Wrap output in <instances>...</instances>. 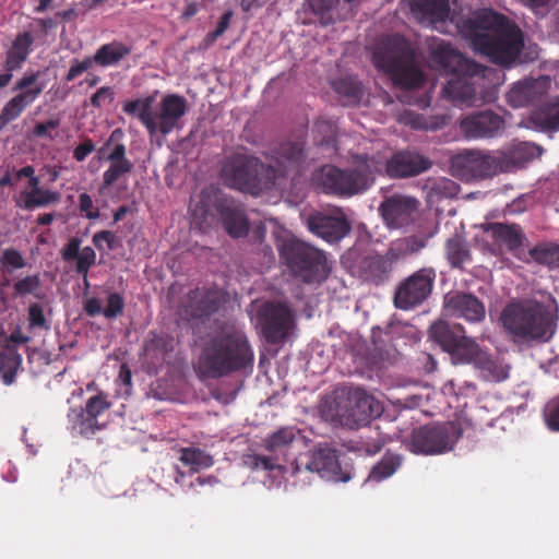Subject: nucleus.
Masks as SVG:
<instances>
[{"label": "nucleus", "instance_id": "obj_1", "mask_svg": "<svg viewBox=\"0 0 559 559\" xmlns=\"http://www.w3.org/2000/svg\"><path fill=\"white\" fill-rule=\"evenodd\" d=\"M271 163L235 153L226 157L221 169L224 183L233 189L258 195L274 187L285 190L288 181L295 185L305 166L304 142L286 141L271 152Z\"/></svg>", "mask_w": 559, "mask_h": 559}, {"label": "nucleus", "instance_id": "obj_2", "mask_svg": "<svg viewBox=\"0 0 559 559\" xmlns=\"http://www.w3.org/2000/svg\"><path fill=\"white\" fill-rule=\"evenodd\" d=\"M459 28L474 51L504 68L516 62L524 47V34L520 26L493 10L476 12L463 20Z\"/></svg>", "mask_w": 559, "mask_h": 559}, {"label": "nucleus", "instance_id": "obj_3", "mask_svg": "<svg viewBox=\"0 0 559 559\" xmlns=\"http://www.w3.org/2000/svg\"><path fill=\"white\" fill-rule=\"evenodd\" d=\"M253 362L245 331L234 322H223L203 344L194 369L201 380H215L251 368Z\"/></svg>", "mask_w": 559, "mask_h": 559}, {"label": "nucleus", "instance_id": "obj_4", "mask_svg": "<svg viewBox=\"0 0 559 559\" xmlns=\"http://www.w3.org/2000/svg\"><path fill=\"white\" fill-rule=\"evenodd\" d=\"M432 62L452 78L442 88V96L456 107L479 106L488 100L480 86L488 67L465 58L457 49L445 40H437L430 46Z\"/></svg>", "mask_w": 559, "mask_h": 559}, {"label": "nucleus", "instance_id": "obj_5", "mask_svg": "<svg viewBox=\"0 0 559 559\" xmlns=\"http://www.w3.org/2000/svg\"><path fill=\"white\" fill-rule=\"evenodd\" d=\"M504 330L514 343H545L556 331V322L543 305L519 301L508 305L501 313Z\"/></svg>", "mask_w": 559, "mask_h": 559}, {"label": "nucleus", "instance_id": "obj_6", "mask_svg": "<svg viewBox=\"0 0 559 559\" xmlns=\"http://www.w3.org/2000/svg\"><path fill=\"white\" fill-rule=\"evenodd\" d=\"M374 66L384 71L393 84L402 90H416L426 82L415 51L401 36H391L373 52Z\"/></svg>", "mask_w": 559, "mask_h": 559}, {"label": "nucleus", "instance_id": "obj_7", "mask_svg": "<svg viewBox=\"0 0 559 559\" xmlns=\"http://www.w3.org/2000/svg\"><path fill=\"white\" fill-rule=\"evenodd\" d=\"M154 100L153 95L126 100L122 104V111L136 117L150 136L157 133L165 136L180 127V120L188 110V103L181 95L167 94L160 99L158 110L153 111Z\"/></svg>", "mask_w": 559, "mask_h": 559}, {"label": "nucleus", "instance_id": "obj_8", "mask_svg": "<svg viewBox=\"0 0 559 559\" xmlns=\"http://www.w3.org/2000/svg\"><path fill=\"white\" fill-rule=\"evenodd\" d=\"M381 171L382 165L376 157L357 156L350 170H342L334 166L322 167L317 176V182L326 194L352 197L367 190Z\"/></svg>", "mask_w": 559, "mask_h": 559}, {"label": "nucleus", "instance_id": "obj_9", "mask_svg": "<svg viewBox=\"0 0 559 559\" xmlns=\"http://www.w3.org/2000/svg\"><path fill=\"white\" fill-rule=\"evenodd\" d=\"M278 252L289 271L305 282H321L328 277L324 251L297 238H288L282 242Z\"/></svg>", "mask_w": 559, "mask_h": 559}, {"label": "nucleus", "instance_id": "obj_10", "mask_svg": "<svg viewBox=\"0 0 559 559\" xmlns=\"http://www.w3.org/2000/svg\"><path fill=\"white\" fill-rule=\"evenodd\" d=\"M212 203L229 236L240 238L248 235L249 222L243 210L234 199L226 195H214V200H212V191L209 189L201 191L200 200L192 209L193 219L205 222L210 215Z\"/></svg>", "mask_w": 559, "mask_h": 559}, {"label": "nucleus", "instance_id": "obj_11", "mask_svg": "<svg viewBox=\"0 0 559 559\" xmlns=\"http://www.w3.org/2000/svg\"><path fill=\"white\" fill-rule=\"evenodd\" d=\"M429 336L450 355L453 364H469L475 366L484 349L474 338L466 336L461 324L445 321L435 322L429 329Z\"/></svg>", "mask_w": 559, "mask_h": 559}, {"label": "nucleus", "instance_id": "obj_12", "mask_svg": "<svg viewBox=\"0 0 559 559\" xmlns=\"http://www.w3.org/2000/svg\"><path fill=\"white\" fill-rule=\"evenodd\" d=\"M463 431L453 421L432 423L415 428L411 435V449L417 454H440L453 449Z\"/></svg>", "mask_w": 559, "mask_h": 559}, {"label": "nucleus", "instance_id": "obj_13", "mask_svg": "<svg viewBox=\"0 0 559 559\" xmlns=\"http://www.w3.org/2000/svg\"><path fill=\"white\" fill-rule=\"evenodd\" d=\"M301 471L317 473L320 477L333 481L346 483L352 478L350 469L342 467L337 451L328 445H320L300 455L295 462L294 472Z\"/></svg>", "mask_w": 559, "mask_h": 559}, {"label": "nucleus", "instance_id": "obj_14", "mask_svg": "<svg viewBox=\"0 0 559 559\" xmlns=\"http://www.w3.org/2000/svg\"><path fill=\"white\" fill-rule=\"evenodd\" d=\"M124 136L120 128L112 130L107 141L98 150V155L109 163L103 173L100 190L112 187L116 182L132 173L134 165L127 156V146L122 142Z\"/></svg>", "mask_w": 559, "mask_h": 559}, {"label": "nucleus", "instance_id": "obj_15", "mask_svg": "<svg viewBox=\"0 0 559 559\" xmlns=\"http://www.w3.org/2000/svg\"><path fill=\"white\" fill-rule=\"evenodd\" d=\"M257 325L269 344L277 345L294 328V313L284 302L266 301L258 311Z\"/></svg>", "mask_w": 559, "mask_h": 559}, {"label": "nucleus", "instance_id": "obj_16", "mask_svg": "<svg viewBox=\"0 0 559 559\" xmlns=\"http://www.w3.org/2000/svg\"><path fill=\"white\" fill-rule=\"evenodd\" d=\"M436 281L432 267H423L402 281L394 294L397 309L409 310L421 305L431 294Z\"/></svg>", "mask_w": 559, "mask_h": 559}, {"label": "nucleus", "instance_id": "obj_17", "mask_svg": "<svg viewBox=\"0 0 559 559\" xmlns=\"http://www.w3.org/2000/svg\"><path fill=\"white\" fill-rule=\"evenodd\" d=\"M39 75L38 71L25 73L15 82L13 91L17 94L5 103L0 112V131L16 120L43 93L45 86L38 82Z\"/></svg>", "mask_w": 559, "mask_h": 559}, {"label": "nucleus", "instance_id": "obj_18", "mask_svg": "<svg viewBox=\"0 0 559 559\" xmlns=\"http://www.w3.org/2000/svg\"><path fill=\"white\" fill-rule=\"evenodd\" d=\"M15 178H27L28 187L14 197L15 206L33 211L38 207H46L50 204H56L60 201V193L40 187L39 177L35 174V168L32 165H26L15 171Z\"/></svg>", "mask_w": 559, "mask_h": 559}, {"label": "nucleus", "instance_id": "obj_19", "mask_svg": "<svg viewBox=\"0 0 559 559\" xmlns=\"http://www.w3.org/2000/svg\"><path fill=\"white\" fill-rule=\"evenodd\" d=\"M226 296L217 287L191 289L182 301V313L188 320H205L216 313L225 304Z\"/></svg>", "mask_w": 559, "mask_h": 559}, {"label": "nucleus", "instance_id": "obj_20", "mask_svg": "<svg viewBox=\"0 0 559 559\" xmlns=\"http://www.w3.org/2000/svg\"><path fill=\"white\" fill-rule=\"evenodd\" d=\"M419 205L414 197L394 193L381 202L379 212L389 228L401 229L415 221Z\"/></svg>", "mask_w": 559, "mask_h": 559}, {"label": "nucleus", "instance_id": "obj_21", "mask_svg": "<svg viewBox=\"0 0 559 559\" xmlns=\"http://www.w3.org/2000/svg\"><path fill=\"white\" fill-rule=\"evenodd\" d=\"M378 160V158H376ZM382 165V171L392 179H403L416 177L432 166V162L414 151H399L385 162L379 159Z\"/></svg>", "mask_w": 559, "mask_h": 559}, {"label": "nucleus", "instance_id": "obj_22", "mask_svg": "<svg viewBox=\"0 0 559 559\" xmlns=\"http://www.w3.org/2000/svg\"><path fill=\"white\" fill-rule=\"evenodd\" d=\"M443 309L447 316L479 323L486 318L484 302L471 293L450 292L444 296Z\"/></svg>", "mask_w": 559, "mask_h": 559}, {"label": "nucleus", "instance_id": "obj_23", "mask_svg": "<svg viewBox=\"0 0 559 559\" xmlns=\"http://www.w3.org/2000/svg\"><path fill=\"white\" fill-rule=\"evenodd\" d=\"M454 174L469 179H483L497 174L499 165L490 155L471 151L456 155L452 159Z\"/></svg>", "mask_w": 559, "mask_h": 559}, {"label": "nucleus", "instance_id": "obj_24", "mask_svg": "<svg viewBox=\"0 0 559 559\" xmlns=\"http://www.w3.org/2000/svg\"><path fill=\"white\" fill-rule=\"evenodd\" d=\"M551 79L542 75L535 80H525L515 83L507 93V102L513 108L536 106L542 104L548 95Z\"/></svg>", "mask_w": 559, "mask_h": 559}, {"label": "nucleus", "instance_id": "obj_25", "mask_svg": "<svg viewBox=\"0 0 559 559\" xmlns=\"http://www.w3.org/2000/svg\"><path fill=\"white\" fill-rule=\"evenodd\" d=\"M308 229L326 242H336L344 238L350 226L343 214L330 215L323 212L310 213L306 218Z\"/></svg>", "mask_w": 559, "mask_h": 559}, {"label": "nucleus", "instance_id": "obj_26", "mask_svg": "<svg viewBox=\"0 0 559 559\" xmlns=\"http://www.w3.org/2000/svg\"><path fill=\"white\" fill-rule=\"evenodd\" d=\"M503 126V118L492 110H484L468 115L460 122L461 131L466 138L471 139L492 138Z\"/></svg>", "mask_w": 559, "mask_h": 559}, {"label": "nucleus", "instance_id": "obj_27", "mask_svg": "<svg viewBox=\"0 0 559 559\" xmlns=\"http://www.w3.org/2000/svg\"><path fill=\"white\" fill-rule=\"evenodd\" d=\"M483 229L495 243H503L508 251L515 258L525 263L530 262V260L522 257L520 252L526 240V236L519 224L486 223Z\"/></svg>", "mask_w": 559, "mask_h": 559}, {"label": "nucleus", "instance_id": "obj_28", "mask_svg": "<svg viewBox=\"0 0 559 559\" xmlns=\"http://www.w3.org/2000/svg\"><path fill=\"white\" fill-rule=\"evenodd\" d=\"M350 416L358 423H369L382 413L381 404L365 390L356 388L347 393Z\"/></svg>", "mask_w": 559, "mask_h": 559}, {"label": "nucleus", "instance_id": "obj_29", "mask_svg": "<svg viewBox=\"0 0 559 559\" xmlns=\"http://www.w3.org/2000/svg\"><path fill=\"white\" fill-rule=\"evenodd\" d=\"M81 242L82 240L78 237L71 238L61 249V257L66 262L75 260V272L86 277L90 269L95 264L96 252L90 246L81 249Z\"/></svg>", "mask_w": 559, "mask_h": 559}, {"label": "nucleus", "instance_id": "obj_30", "mask_svg": "<svg viewBox=\"0 0 559 559\" xmlns=\"http://www.w3.org/2000/svg\"><path fill=\"white\" fill-rule=\"evenodd\" d=\"M393 271V259L389 255H371L360 261V276L376 285L383 284Z\"/></svg>", "mask_w": 559, "mask_h": 559}, {"label": "nucleus", "instance_id": "obj_31", "mask_svg": "<svg viewBox=\"0 0 559 559\" xmlns=\"http://www.w3.org/2000/svg\"><path fill=\"white\" fill-rule=\"evenodd\" d=\"M413 12L421 21L430 24L450 19V0H414Z\"/></svg>", "mask_w": 559, "mask_h": 559}, {"label": "nucleus", "instance_id": "obj_32", "mask_svg": "<svg viewBox=\"0 0 559 559\" xmlns=\"http://www.w3.org/2000/svg\"><path fill=\"white\" fill-rule=\"evenodd\" d=\"M34 36L31 32L19 33L5 52L4 69L16 71L22 68L32 51Z\"/></svg>", "mask_w": 559, "mask_h": 559}, {"label": "nucleus", "instance_id": "obj_33", "mask_svg": "<svg viewBox=\"0 0 559 559\" xmlns=\"http://www.w3.org/2000/svg\"><path fill=\"white\" fill-rule=\"evenodd\" d=\"M131 52L132 45L115 39L100 45L93 55V60L96 66L102 68L115 67L129 57Z\"/></svg>", "mask_w": 559, "mask_h": 559}, {"label": "nucleus", "instance_id": "obj_34", "mask_svg": "<svg viewBox=\"0 0 559 559\" xmlns=\"http://www.w3.org/2000/svg\"><path fill=\"white\" fill-rule=\"evenodd\" d=\"M531 121L543 131L559 130V97L552 102L538 104L531 114Z\"/></svg>", "mask_w": 559, "mask_h": 559}, {"label": "nucleus", "instance_id": "obj_35", "mask_svg": "<svg viewBox=\"0 0 559 559\" xmlns=\"http://www.w3.org/2000/svg\"><path fill=\"white\" fill-rule=\"evenodd\" d=\"M71 431L74 435L90 438L105 428V424L93 418L82 407L71 408L68 414Z\"/></svg>", "mask_w": 559, "mask_h": 559}, {"label": "nucleus", "instance_id": "obj_36", "mask_svg": "<svg viewBox=\"0 0 559 559\" xmlns=\"http://www.w3.org/2000/svg\"><path fill=\"white\" fill-rule=\"evenodd\" d=\"M399 121L414 130L436 131L447 124L448 117L440 115L426 116L414 110H404Z\"/></svg>", "mask_w": 559, "mask_h": 559}, {"label": "nucleus", "instance_id": "obj_37", "mask_svg": "<svg viewBox=\"0 0 559 559\" xmlns=\"http://www.w3.org/2000/svg\"><path fill=\"white\" fill-rule=\"evenodd\" d=\"M445 258L453 269H462L471 260V251L465 239L455 235L444 246Z\"/></svg>", "mask_w": 559, "mask_h": 559}, {"label": "nucleus", "instance_id": "obj_38", "mask_svg": "<svg viewBox=\"0 0 559 559\" xmlns=\"http://www.w3.org/2000/svg\"><path fill=\"white\" fill-rule=\"evenodd\" d=\"M403 457L393 452H385L381 460L372 466L369 475V481L380 483L391 477L402 465Z\"/></svg>", "mask_w": 559, "mask_h": 559}, {"label": "nucleus", "instance_id": "obj_39", "mask_svg": "<svg viewBox=\"0 0 559 559\" xmlns=\"http://www.w3.org/2000/svg\"><path fill=\"white\" fill-rule=\"evenodd\" d=\"M530 261L539 265L555 269L559 266V245L556 242H540L528 250Z\"/></svg>", "mask_w": 559, "mask_h": 559}, {"label": "nucleus", "instance_id": "obj_40", "mask_svg": "<svg viewBox=\"0 0 559 559\" xmlns=\"http://www.w3.org/2000/svg\"><path fill=\"white\" fill-rule=\"evenodd\" d=\"M297 435L298 430L295 428L282 427L264 440V447L272 454H277L282 457Z\"/></svg>", "mask_w": 559, "mask_h": 559}, {"label": "nucleus", "instance_id": "obj_41", "mask_svg": "<svg viewBox=\"0 0 559 559\" xmlns=\"http://www.w3.org/2000/svg\"><path fill=\"white\" fill-rule=\"evenodd\" d=\"M474 367L480 370L483 377L488 380L502 381L509 376V368L492 358V356L485 349L478 357Z\"/></svg>", "mask_w": 559, "mask_h": 559}, {"label": "nucleus", "instance_id": "obj_42", "mask_svg": "<svg viewBox=\"0 0 559 559\" xmlns=\"http://www.w3.org/2000/svg\"><path fill=\"white\" fill-rule=\"evenodd\" d=\"M180 462L189 466L192 473L209 468L214 464L213 456L199 448L180 449Z\"/></svg>", "mask_w": 559, "mask_h": 559}, {"label": "nucleus", "instance_id": "obj_43", "mask_svg": "<svg viewBox=\"0 0 559 559\" xmlns=\"http://www.w3.org/2000/svg\"><path fill=\"white\" fill-rule=\"evenodd\" d=\"M21 355L11 348L0 353V376L5 385H11L21 366Z\"/></svg>", "mask_w": 559, "mask_h": 559}, {"label": "nucleus", "instance_id": "obj_44", "mask_svg": "<svg viewBox=\"0 0 559 559\" xmlns=\"http://www.w3.org/2000/svg\"><path fill=\"white\" fill-rule=\"evenodd\" d=\"M335 92L346 99L347 104H357L364 95L361 84L355 79L342 78L333 83Z\"/></svg>", "mask_w": 559, "mask_h": 559}, {"label": "nucleus", "instance_id": "obj_45", "mask_svg": "<svg viewBox=\"0 0 559 559\" xmlns=\"http://www.w3.org/2000/svg\"><path fill=\"white\" fill-rule=\"evenodd\" d=\"M336 123L332 119L319 118L314 122L313 139L317 145L331 146L336 138Z\"/></svg>", "mask_w": 559, "mask_h": 559}, {"label": "nucleus", "instance_id": "obj_46", "mask_svg": "<svg viewBox=\"0 0 559 559\" xmlns=\"http://www.w3.org/2000/svg\"><path fill=\"white\" fill-rule=\"evenodd\" d=\"M340 0H308L311 11L319 16L322 25L334 23L333 10L337 7Z\"/></svg>", "mask_w": 559, "mask_h": 559}, {"label": "nucleus", "instance_id": "obj_47", "mask_svg": "<svg viewBox=\"0 0 559 559\" xmlns=\"http://www.w3.org/2000/svg\"><path fill=\"white\" fill-rule=\"evenodd\" d=\"M40 286L41 281L39 274H32L17 280L13 288L15 296L24 297L26 295H33L36 298H41L39 294Z\"/></svg>", "mask_w": 559, "mask_h": 559}, {"label": "nucleus", "instance_id": "obj_48", "mask_svg": "<svg viewBox=\"0 0 559 559\" xmlns=\"http://www.w3.org/2000/svg\"><path fill=\"white\" fill-rule=\"evenodd\" d=\"M111 407V402L108 400V395L104 392H99L94 396H91L85 406L82 407L88 415L99 421L100 417Z\"/></svg>", "mask_w": 559, "mask_h": 559}, {"label": "nucleus", "instance_id": "obj_49", "mask_svg": "<svg viewBox=\"0 0 559 559\" xmlns=\"http://www.w3.org/2000/svg\"><path fill=\"white\" fill-rule=\"evenodd\" d=\"M0 265L4 271L12 272L25 267L26 261L19 250L8 248L0 257Z\"/></svg>", "mask_w": 559, "mask_h": 559}, {"label": "nucleus", "instance_id": "obj_50", "mask_svg": "<svg viewBox=\"0 0 559 559\" xmlns=\"http://www.w3.org/2000/svg\"><path fill=\"white\" fill-rule=\"evenodd\" d=\"M543 417L550 431L559 432V394L547 402Z\"/></svg>", "mask_w": 559, "mask_h": 559}, {"label": "nucleus", "instance_id": "obj_51", "mask_svg": "<svg viewBox=\"0 0 559 559\" xmlns=\"http://www.w3.org/2000/svg\"><path fill=\"white\" fill-rule=\"evenodd\" d=\"M27 319H28V328L32 329H40L48 331L50 329V324L47 321L43 307L37 304H31L27 309Z\"/></svg>", "mask_w": 559, "mask_h": 559}, {"label": "nucleus", "instance_id": "obj_52", "mask_svg": "<svg viewBox=\"0 0 559 559\" xmlns=\"http://www.w3.org/2000/svg\"><path fill=\"white\" fill-rule=\"evenodd\" d=\"M435 233H436V229L429 231L426 235H413V236L406 237L401 242V249L405 253L418 252L419 250H421L423 248L426 247L428 240L433 237Z\"/></svg>", "mask_w": 559, "mask_h": 559}, {"label": "nucleus", "instance_id": "obj_53", "mask_svg": "<svg viewBox=\"0 0 559 559\" xmlns=\"http://www.w3.org/2000/svg\"><path fill=\"white\" fill-rule=\"evenodd\" d=\"M95 64L93 56L85 57L84 59H73L71 66L66 74V81L71 82L80 76L85 71L90 70Z\"/></svg>", "mask_w": 559, "mask_h": 559}, {"label": "nucleus", "instance_id": "obj_54", "mask_svg": "<svg viewBox=\"0 0 559 559\" xmlns=\"http://www.w3.org/2000/svg\"><path fill=\"white\" fill-rule=\"evenodd\" d=\"M124 308V300L122 296L118 293L109 294L107 298V305L104 308L103 314L108 318H117L122 314Z\"/></svg>", "mask_w": 559, "mask_h": 559}, {"label": "nucleus", "instance_id": "obj_55", "mask_svg": "<svg viewBox=\"0 0 559 559\" xmlns=\"http://www.w3.org/2000/svg\"><path fill=\"white\" fill-rule=\"evenodd\" d=\"M79 210L87 219H97L100 215L99 209L94 204L90 194L83 192L79 194Z\"/></svg>", "mask_w": 559, "mask_h": 559}, {"label": "nucleus", "instance_id": "obj_56", "mask_svg": "<svg viewBox=\"0 0 559 559\" xmlns=\"http://www.w3.org/2000/svg\"><path fill=\"white\" fill-rule=\"evenodd\" d=\"M431 190L445 198H452L456 195L459 186L451 179L439 178L432 183Z\"/></svg>", "mask_w": 559, "mask_h": 559}, {"label": "nucleus", "instance_id": "obj_57", "mask_svg": "<svg viewBox=\"0 0 559 559\" xmlns=\"http://www.w3.org/2000/svg\"><path fill=\"white\" fill-rule=\"evenodd\" d=\"M233 13L231 11L225 12L216 25V28L210 32L205 37L206 45L213 44L218 37H221L229 27Z\"/></svg>", "mask_w": 559, "mask_h": 559}, {"label": "nucleus", "instance_id": "obj_58", "mask_svg": "<svg viewBox=\"0 0 559 559\" xmlns=\"http://www.w3.org/2000/svg\"><path fill=\"white\" fill-rule=\"evenodd\" d=\"M115 93L114 90L109 86H103L94 93L90 99L91 105L94 108H100L106 103L110 104L114 100Z\"/></svg>", "mask_w": 559, "mask_h": 559}, {"label": "nucleus", "instance_id": "obj_59", "mask_svg": "<svg viewBox=\"0 0 559 559\" xmlns=\"http://www.w3.org/2000/svg\"><path fill=\"white\" fill-rule=\"evenodd\" d=\"M92 241L98 250L104 249L103 242H106L109 250H112L117 247V238L115 234L109 230L97 231L94 234Z\"/></svg>", "mask_w": 559, "mask_h": 559}, {"label": "nucleus", "instance_id": "obj_60", "mask_svg": "<svg viewBox=\"0 0 559 559\" xmlns=\"http://www.w3.org/2000/svg\"><path fill=\"white\" fill-rule=\"evenodd\" d=\"M145 349L150 353V352H153V350H159L162 353H167V352H170L173 349V344H171V341L168 340L167 337L165 336H157V335H154L153 338H151L146 345H145Z\"/></svg>", "mask_w": 559, "mask_h": 559}, {"label": "nucleus", "instance_id": "obj_61", "mask_svg": "<svg viewBox=\"0 0 559 559\" xmlns=\"http://www.w3.org/2000/svg\"><path fill=\"white\" fill-rule=\"evenodd\" d=\"M60 122L58 119H49L45 122L37 123L33 129V134L37 138L51 139L50 131L57 129Z\"/></svg>", "mask_w": 559, "mask_h": 559}, {"label": "nucleus", "instance_id": "obj_62", "mask_svg": "<svg viewBox=\"0 0 559 559\" xmlns=\"http://www.w3.org/2000/svg\"><path fill=\"white\" fill-rule=\"evenodd\" d=\"M95 150L94 142L86 138L83 142H81L73 150V158L76 162H83L85 158L93 153Z\"/></svg>", "mask_w": 559, "mask_h": 559}, {"label": "nucleus", "instance_id": "obj_63", "mask_svg": "<svg viewBox=\"0 0 559 559\" xmlns=\"http://www.w3.org/2000/svg\"><path fill=\"white\" fill-rule=\"evenodd\" d=\"M281 456L277 454L273 455H258L255 457V465L262 467L265 471H273L281 467Z\"/></svg>", "mask_w": 559, "mask_h": 559}, {"label": "nucleus", "instance_id": "obj_64", "mask_svg": "<svg viewBox=\"0 0 559 559\" xmlns=\"http://www.w3.org/2000/svg\"><path fill=\"white\" fill-rule=\"evenodd\" d=\"M84 311L88 317H96L103 313L102 302L98 298L92 297L84 302Z\"/></svg>", "mask_w": 559, "mask_h": 559}]
</instances>
